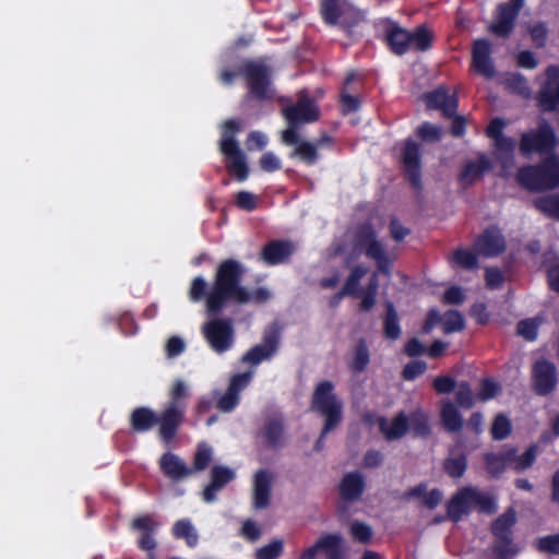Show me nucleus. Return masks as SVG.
Masks as SVG:
<instances>
[{
  "label": "nucleus",
  "mask_w": 559,
  "mask_h": 559,
  "mask_svg": "<svg viewBox=\"0 0 559 559\" xmlns=\"http://www.w3.org/2000/svg\"><path fill=\"white\" fill-rule=\"evenodd\" d=\"M243 274L245 267L238 260L225 259L217 265L211 287L202 276L194 277L190 284L189 300H205L207 313L214 317L207 320L201 330L209 346L217 354L229 350L235 343L233 320L217 317L223 309L228 304L263 305L272 296L266 287H257L252 290L245 287L241 284Z\"/></svg>",
  "instance_id": "nucleus-1"
},
{
  "label": "nucleus",
  "mask_w": 559,
  "mask_h": 559,
  "mask_svg": "<svg viewBox=\"0 0 559 559\" xmlns=\"http://www.w3.org/2000/svg\"><path fill=\"white\" fill-rule=\"evenodd\" d=\"M189 392L186 383L176 380L168 393V401L159 413L147 406L135 407L130 416V429L134 433H144L158 427V438L165 444H171L185 423Z\"/></svg>",
  "instance_id": "nucleus-2"
},
{
  "label": "nucleus",
  "mask_w": 559,
  "mask_h": 559,
  "mask_svg": "<svg viewBox=\"0 0 559 559\" xmlns=\"http://www.w3.org/2000/svg\"><path fill=\"white\" fill-rule=\"evenodd\" d=\"M280 104L283 105L282 115L287 122V128L281 132V142L284 145L296 143L298 129L301 126L320 119V108L306 90L298 93L296 103L289 104L288 98L283 96L280 98Z\"/></svg>",
  "instance_id": "nucleus-3"
},
{
  "label": "nucleus",
  "mask_w": 559,
  "mask_h": 559,
  "mask_svg": "<svg viewBox=\"0 0 559 559\" xmlns=\"http://www.w3.org/2000/svg\"><path fill=\"white\" fill-rule=\"evenodd\" d=\"M335 385L330 380L320 381L311 395L310 407L324 418V424L314 449L320 451L325 436L334 430L343 419V403L334 392Z\"/></svg>",
  "instance_id": "nucleus-4"
},
{
  "label": "nucleus",
  "mask_w": 559,
  "mask_h": 559,
  "mask_svg": "<svg viewBox=\"0 0 559 559\" xmlns=\"http://www.w3.org/2000/svg\"><path fill=\"white\" fill-rule=\"evenodd\" d=\"M248 88V96L257 102H269L275 97L273 69L265 59H248L238 67Z\"/></svg>",
  "instance_id": "nucleus-5"
},
{
  "label": "nucleus",
  "mask_w": 559,
  "mask_h": 559,
  "mask_svg": "<svg viewBox=\"0 0 559 559\" xmlns=\"http://www.w3.org/2000/svg\"><path fill=\"white\" fill-rule=\"evenodd\" d=\"M516 181L528 191H545L559 187V155L545 156L536 165L521 167Z\"/></svg>",
  "instance_id": "nucleus-6"
},
{
  "label": "nucleus",
  "mask_w": 559,
  "mask_h": 559,
  "mask_svg": "<svg viewBox=\"0 0 559 559\" xmlns=\"http://www.w3.org/2000/svg\"><path fill=\"white\" fill-rule=\"evenodd\" d=\"M559 140L548 121L542 120L536 129L522 133L519 148L523 156L534 153L545 156L556 154Z\"/></svg>",
  "instance_id": "nucleus-7"
},
{
  "label": "nucleus",
  "mask_w": 559,
  "mask_h": 559,
  "mask_svg": "<svg viewBox=\"0 0 559 559\" xmlns=\"http://www.w3.org/2000/svg\"><path fill=\"white\" fill-rule=\"evenodd\" d=\"M400 163L404 179L418 193L423 186V147L412 138L401 142Z\"/></svg>",
  "instance_id": "nucleus-8"
},
{
  "label": "nucleus",
  "mask_w": 559,
  "mask_h": 559,
  "mask_svg": "<svg viewBox=\"0 0 559 559\" xmlns=\"http://www.w3.org/2000/svg\"><path fill=\"white\" fill-rule=\"evenodd\" d=\"M355 240L356 247L362 249L369 259L376 261L378 271L385 276H390L392 260L382 243L377 239L373 226L369 223L360 225L356 231Z\"/></svg>",
  "instance_id": "nucleus-9"
},
{
  "label": "nucleus",
  "mask_w": 559,
  "mask_h": 559,
  "mask_svg": "<svg viewBox=\"0 0 559 559\" xmlns=\"http://www.w3.org/2000/svg\"><path fill=\"white\" fill-rule=\"evenodd\" d=\"M526 0H509L497 4L489 32L499 38H508L513 33L516 20Z\"/></svg>",
  "instance_id": "nucleus-10"
},
{
  "label": "nucleus",
  "mask_w": 559,
  "mask_h": 559,
  "mask_svg": "<svg viewBox=\"0 0 559 559\" xmlns=\"http://www.w3.org/2000/svg\"><path fill=\"white\" fill-rule=\"evenodd\" d=\"M531 385L536 395H550L558 385L556 365L544 357L537 359L532 366Z\"/></svg>",
  "instance_id": "nucleus-11"
},
{
  "label": "nucleus",
  "mask_w": 559,
  "mask_h": 559,
  "mask_svg": "<svg viewBox=\"0 0 559 559\" xmlns=\"http://www.w3.org/2000/svg\"><path fill=\"white\" fill-rule=\"evenodd\" d=\"M318 554H323L325 559H346L347 546L343 536L338 533L323 534L312 546L305 549L298 559H316Z\"/></svg>",
  "instance_id": "nucleus-12"
},
{
  "label": "nucleus",
  "mask_w": 559,
  "mask_h": 559,
  "mask_svg": "<svg viewBox=\"0 0 559 559\" xmlns=\"http://www.w3.org/2000/svg\"><path fill=\"white\" fill-rule=\"evenodd\" d=\"M130 527L134 532H139L140 536L136 539L139 549L146 551V559H157L155 552L157 548V540L155 533L159 527V523L151 514H143L132 520Z\"/></svg>",
  "instance_id": "nucleus-13"
},
{
  "label": "nucleus",
  "mask_w": 559,
  "mask_h": 559,
  "mask_svg": "<svg viewBox=\"0 0 559 559\" xmlns=\"http://www.w3.org/2000/svg\"><path fill=\"white\" fill-rule=\"evenodd\" d=\"M281 334L276 328L266 329L262 336V342L247 350L241 361L251 366H258L264 360L273 358L280 349Z\"/></svg>",
  "instance_id": "nucleus-14"
},
{
  "label": "nucleus",
  "mask_w": 559,
  "mask_h": 559,
  "mask_svg": "<svg viewBox=\"0 0 559 559\" xmlns=\"http://www.w3.org/2000/svg\"><path fill=\"white\" fill-rule=\"evenodd\" d=\"M546 80L536 95L539 109L552 112L559 109V66H548L545 71Z\"/></svg>",
  "instance_id": "nucleus-15"
},
{
  "label": "nucleus",
  "mask_w": 559,
  "mask_h": 559,
  "mask_svg": "<svg viewBox=\"0 0 559 559\" xmlns=\"http://www.w3.org/2000/svg\"><path fill=\"white\" fill-rule=\"evenodd\" d=\"M474 251L484 258H496L507 249V240L497 225L488 226L476 237L473 243Z\"/></svg>",
  "instance_id": "nucleus-16"
},
{
  "label": "nucleus",
  "mask_w": 559,
  "mask_h": 559,
  "mask_svg": "<svg viewBox=\"0 0 559 559\" xmlns=\"http://www.w3.org/2000/svg\"><path fill=\"white\" fill-rule=\"evenodd\" d=\"M427 109L440 110L445 118L454 117L459 107V99L450 88L440 85L437 88L426 92L421 95Z\"/></svg>",
  "instance_id": "nucleus-17"
},
{
  "label": "nucleus",
  "mask_w": 559,
  "mask_h": 559,
  "mask_svg": "<svg viewBox=\"0 0 559 559\" xmlns=\"http://www.w3.org/2000/svg\"><path fill=\"white\" fill-rule=\"evenodd\" d=\"M264 448L280 450L287 443L286 425L283 415L267 417L260 431Z\"/></svg>",
  "instance_id": "nucleus-18"
},
{
  "label": "nucleus",
  "mask_w": 559,
  "mask_h": 559,
  "mask_svg": "<svg viewBox=\"0 0 559 559\" xmlns=\"http://www.w3.org/2000/svg\"><path fill=\"white\" fill-rule=\"evenodd\" d=\"M225 157L226 170L237 181L243 182L249 177V166L243 151L239 143L226 142L224 148L219 150Z\"/></svg>",
  "instance_id": "nucleus-19"
},
{
  "label": "nucleus",
  "mask_w": 559,
  "mask_h": 559,
  "mask_svg": "<svg viewBox=\"0 0 559 559\" xmlns=\"http://www.w3.org/2000/svg\"><path fill=\"white\" fill-rule=\"evenodd\" d=\"M252 373L250 371L236 373L230 378L226 392L217 400L216 408L223 413L234 411L240 402V393L250 383Z\"/></svg>",
  "instance_id": "nucleus-20"
},
{
  "label": "nucleus",
  "mask_w": 559,
  "mask_h": 559,
  "mask_svg": "<svg viewBox=\"0 0 559 559\" xmlns=\"http://www.w3.org/2000/svg\"><path fill=\"white\" fill-rule=\"evenodd\" d=\"M296 250L290 240L275 239L266 242L259 254V260L265 265H278L287 262Z\"/></svg>",
  "instance_id": "nucleus-21"
},
{
  "label": "nucleus",
  "mask_w": 559,
  "mask_h": 559,
  "mask_svg": "<svg viewBox=\"0 0 559 559\" xmlns=\"http://www.w3.org/2000/svg\"><path fill=\"white\" fill-rule=\"evenodd\" d=\"M159 469L165 477L171 481L178 483L194 474V469L174 452H165L158 461Z\"/></svg>",
  "instance_id": "nucleus-22"
},
{
  "label": "nucleus",
  "mask_w": 559,
  "mask_h": 559,
  "mask_svg": "<svg viewBox=\"0 0 559 559\" xmlns=\"http://www.w3.org/2000/svg\"><path fill=\"white\" fill-rule=\"evenodd\" d=\"M491 44L486 38L474 40L472 47V64L475 71L487 79L495 75V68L490 58Z\"/></svg>",
  "instance_id": "nucleus-23"
},
{
  "label": "nucleus",
  "mask_w": 559,
  "mask_h": 559,
  "mask_svg": "<svg viewBox=\"0 0 559 559\" xmlns=\"http://www.w3.org/2000/svg\"><path fill=\"white\" fill-rule=\"evenodd\" d=\"M384 40L394 55L403 56L411 48V32L400 26L396 22L388 20Z\"/></svg>",
  "instance_id": "nucleus-24"
},
{
  "label": "nucleus",
  "mask_w": 559,
  "mask_h": 559,
  "mask_svg": "<svg viewBox=\"0 0 559 559\" xmlns=\"http://www.w3.org/2000/svg\"><path fill=\"white\" fill-rule=\"evenodd\" d=\"M211 480L202 492L204 502L216 500L217 492L235 478V472L226 466L216 465L211 469Z\"/></svg>",
  "instance_id": "nucleus-25"
},
{
  "label": "nucleus",
  "mask_w": 559,
  "mask_h": 559,
  "mask_svg": "<svg viewBox=\"0 0 559 559\" xmlns=\"http://www.w3.org/2000/svg\"><path fill=\"white\" fill-rule=\"evenodd\" d=\"M491 167L492 164L489 158L485 154H481L476 160H468L464 164L459 175V182L464 188H467L481 179Z\"/></svg>",
  "instance_id": "nucleus-26"
},
{
  "label": "nucleus",
  "mask_w": 559,
  "mask_h": 559,
  "mask_svg": "<svg viewBox=\"0 0 559 559\" xmlns=\"http://www.w3.org/2000/svg\"><path fill=\"white\" fill-rule=\"evenodd\" d=\"M512 459H514L513 449L506 447L499 453H485L484 465L490 477L497 479L506 472L508 465H511Z\"/></svg>",
  "instance_id": "nucleus-27"
},
{
  "label": "nucleus",
  "mask_w": 559,
  "mask_h": 559,
  "mask_svg": "<svg viewBox=\"0 0 559 559\" xmlns=\"http://www.w3.org/2000/svg\"><path fill=\"white\" fill-rule=\"evenodd\" d=\"M377 421L380 432L388 441L399 440L409 430L408 418L404 412L397 413L392 419L391 425H389L388 419L382 416L379 417Z\"/></svg>",
  "instance_id": "nucleus-28"
},
{
  "label": "nucleus",
  "mask_w": 559,
  "mask_h": 559,
  "mask_svg": "<svg viewBox=\"0 0 559 559\" xmlns=\"http://www.w3.org/2000/svg\"><path fill=\"white\" fill-rule=\"evenodd\" d=\"M366 488L365 478L359 472L345 474L340 484V495L344 501L358 500Z\"/></svg>",
  "instance_id": "nucleus-29"
},
{
  "label": "nucleus",
  "mask_w": 559,
  "mask_h": 559,
  "mask_svg": "<svg viewBox=\"0 0 559 559\" xmlns=\"http://www.w3.org/2000/svg\"><path fill=\"white\" fill-rule=\"evenodd\" d=\"M272 477L265 469H259L253 481V507L257 510L265 509L270 504Z\"/></svg>",
  "instance_id": "nucleus-30"
},
{
  "label": "nucleus",
  "mask_w": 559,
  "mask_h": 559,
  "mask_svg": "<svg viewBox=\"0 0 559 559\" xmlns=\"http://www.w3.org/2000/svg\"><path fill=\"white\" fill-rule=\"evenodd\" d=\"M443 471L451 478H461L467 469V455L461 445L450 448L448 456L443 461Z\"/></svg>",
  "instance_id": "nucleus-31"
},
{
  "label": "nucleus",
  "mask_w": 559,
  "mask_h": 559,
  "mask_svg": "<svg viewBox=\"0 0 559 559\" xmlns=\"http://www.w3.org/2000/svg\"><path fill=\"white\" fill-rule=\"evenodd\" d=\"M352 7L347 0H320V14L323 22L334 26Z\"/></svg>",
  "instance_id": "nucleus-32"
},
{
  "label": "nucleus",
  "mask_w": 559,
  "mask_h": 559,
  "mask_svg": "<svg viewBox=\"0 0 559 559\" xmlns=\"http://www.w3.org/2000/svg\"><path fill=\"white\" fill-rule=\"evenodd\" d=\"M469 487L460 489L448 502L447 513L450 520L459 522L471 508Z\"/></svg>",
  "instance_id": "nucleus-33"
},
{
  "label": "nucleus",
  "mask_w": 559,
  "mask_h": 559,
  "mask_svg": "<svg viewBox=\"0 0 559 559\" xmlns=\"http://www.w3.org/2000/svg\"><path fill=\"white\" fill-rule=\"evenodd\" d=\"M289 146H294V150L288 155L289 158H298L308 166H312L319 160L320 155L317 145L301 140L299 133H297L296 143Z\"/></svg>",
  "instance_id": "nucleus-34"
},
{
  "label": "nucleus",
  "mask_w": 559,
  "mask_h": 559,
  "mask_svg": "<svg viewBox=\"0 0 559 559\" xmlns=\"http://www.w3.org/2000/svg\"><path fill=\"white\" fill-rule=\"evenodd\" d=\"M383 336L390 341H396L402 334L400 318L394 304L391 300L384 302Z\"/></svg>",
  "instance_id": "nucleus-35"
},
{
  "label": "nucleus",
  "mask_w": 559,
  "mask_h": 559,
  "mask_svg": "<svg viewBox=\"0 0 559 559\" xmlns=\"http://www.w3.org/2000/svg\"><path fill=\"white\" fill-rule=\"evenodd\" d=\"M368 273V269L364 265H355L349 275L347 276L343 287L340 290V296H350L354 298H359L362 288H359L360 281L366 276Z\"/></svg>",
  "instance_id": "nucleus-36"
},
{
  "label": "nucleus",
  "mask_w": 559,
  "mask_h": 559,
  "mask_svg": "<svg viewBox=\"0 0 559 559\" xmlns=\"http://www.w3.org/2000/svg\"><path fill=\"white\" fill-rule=\"evenodd\" d=\"M441 423L449 432H457L463 428L464 420L456 406L448 401L441 407Z\"/></svg>",
  "instance_id": "nucleus-37"
},
{
  "label": "nucleus",
  "mask_w": 559,
  "mask_h": 559,
  "mask_svg": "<svg viewBox=\"0 0 559 559\" xmlns=\"http://www.w3.org/2000/svg\"><path fill=\"white\" fill-rule=\"evenodd\" d=\"M533 206L546 217L559 221V192L535 198Z\"/></svg>",
  "instance_id": "nucleus-38"
},
{
  "label": "nucleus",
  "mask_w": 559,
  "mask_h": 559,
  "mask_svg": "<svg viewBox=\"0 0 559 559\" xmlns=\"http://www.w3.org/2000/svg\"><path fill=\"white\" fill-rule=\"evenodd\" d=\"M171 534L176 539H183L189 547L198 544L199 535L189 519H181L175 522Z\"/></svg>",
  "instance_id": "nucleus-39"
},
{
  "label": "nucleus",
  "mask_w": 559,
  "mask_h": 559,
  "mask_svg": "<svg viewBox=\"0 0 559 559\" xmlns=\"http://www.w3.org/2000/svg\"><path fill=\"white\" fill-rule=\"evenodd\" d=\"M370 362V352L365 338H360L353 349L349 368L353 372L359 373L366 370Z\"/></svg>",
  "instance_id": "nucleus-40"
},
{
  "label": "nucleus",
  "mask_w": 559,
  "mask_h": 559,
  "mask_svg": "<svg viewBox=\"0 0 559 559\" xmlns=\"http://www.w3.org/2000/svg\"><path fill=\"white\" fill-rule=\"evenodd\" d=\"M407 418L409 430L415 438H427L431 433L429 417L421 409L412 412Z\"/></svg>",
  "instance_id": "nucleus-41"
},
{
  "label": "nucleus",
  "mask_w": 559,
  "mask_h": 559,
  "mask_svg": "<svg viewBox=\"0 0 559 559\" xmlns=\"http://www.w3.org/2000/svg\"><path fill=\"white\" fill-rule=\"evenodd\" d=\"M495 157L504 167L514 159L515 141L512 138L503 136L493 141Z\"/></svg>",
  "instance_id": "nucleus-42"
},
{
  "label": "nucleus",
  "mask_w": 559,
  "mask_h": 559,
  "mask_svg": "<svg viewBox=\"0 0 559 559\" xmlns=\"http://www.w3.org/2000/svg\"><path fill=\"white\" fill-rule=\"evenodd\" d=\"M515 523L516 513L514 509L510 508L492 522L491 533L493 536L510 535Z\"/></svg>",
  "instance_id": "nucleus-43"
},
{
  "label": "nucleus",
  "mask_w": 559,
  "mask_h": 559,
  "mask_svg": "<svg viewBox=\"0 0 559 559\" xmlns=\"http://www.w3.org/2000/svg\"><path fill=\"white\" fill-rule=\"evenodd\" d=\"M471 504L475 506L479 512L492 514L497 511L495 499L477 489L469 487Z\"/></svg>",
  "instance_id": "nucleus-44"
},
{
  "label": "nucleus",
  "mask_w": 559,
  "mask_h": 559,
  "mask_svg": "<svg viewBox=\"0 0 559 559\" xmlns=\"http://www.w3.org/2000/svg\"><path fill=\"white\" fill-rule=\"evenodd\" d=\"M509 449H513L514 451V459H512L511 466L516 472L525 471L526 468H530L536 461L537 456V445L532 444L530 445L525 452L521 455H518V450L515 447H508Z\"/></svg>",
  "instance_id": "nucleus-45"
},
{
  "label": "nucleus",
  "mask_w": 559,
  "mask_h": 559,
  "mask_svg": "<svg viewBox=\"0 0 559 559\" xmlns=\"http://www.w3.org/2000/svg\"><path fill=\"white\" fill-rule=\"evenodd\" d=\"M452 260L456 265L465 270L478 267V254L474 250L457 248L452 253Z\"/></svg>",
  "instance_id": "nucleus-46"
},
{
  "label": "nucleus",
  "mask_w": 559,
  "mask_h": 559,
  "mask_svg": "<svg viewBox=\"0 0 559 559\" xmlns=\"http://www.w3.org/2000/svg\"><path fill=\"white\" fill-rule=\"evenodd\" d=\"M432 34L426 26H418L411 33V47L413 46L417 51H427L432 46Z\"/></svg>",
  "instance_id": "nucleus-47"
},
{
  "label": "nucleus",
  "mask_w": 559,
  "mask_h": 559,
  "mask_svg": "<svg viewBox=\"0 0 559 559\" xmlns=\"http://www.w3.org/2000/svg\"><path fill=\"white\" fill-rule=\"evenodd\" d=\"M415 134L425 143H436L442 139L441 128L428 121L419 124L415 130Z\"/></svg>",
  "instance_id": "nucleus-48"
},
{
  "label": "nucleus",
  "mask_w": 559,
  "mask_h": 559,
  "mask_svg": "<svg viewBox=\"0 0 559 559\" xmlns=\"http://www.w3.org/2000/svg\"><path fill=\"white\" fill-rule=\"evenodd\" d=\"M495 537L496 543L493 545V551L498 558L503 559L509 556H515L519 552L518 547L513 543L512 534Z\"/></svg>",
  "instance_id": "nucleus-49"
},
{
  "label": "nucleus",
  "mask_w": 559,
  "mask_h": 559,
  "mask_svg": "<svg viewBox=\"0 0 559 559\" xmlns=\"http://www.w3.org/2000/svg\"><path fill=\"white\" fill-rule=\"evenodd\" d=\"M512 431L511 421L503 414H498L491 425L490 433L493 440H503L510 436Z\"/></svg>",
  "instance_id": "nucleus-50"
},
{
  "label": "nucleus",
  "mask_w": 559,
  "mask_h": 559,
  "mask_svg": "<svg viewBox=\"0 0 559 559\" xmlns=\"http://www.w3.org/2000/svg\"><path fill=\"white\" fill-rule=\"evenodd\" d=\"M508 90L523 97H530L531 87L528 81L521 73H512L506 80Z\"/></svg>",
  "instance_id": "nucleus-51"
},
{
  "label": "nucleus",
  "mask_w": 559,
  "mask_h": 559,
  "mask_svg": "<svg viewBox=\"0 0 559 559\" xmlns=\"http://www.w3.org/2000/svg\"><path fill=\"white\" fill-rule=\"evenodd\" d=\"M534 547L542 554L559 555V533L538 537Z\"/></svg>",
  "instance_id": "nucleus-52"
},
{
  "label": "nucleus",
  "mask_w": 559,
  "mask_h": 559,
  "mask_svg": "<svg viewBox=\"0 0 559 559\" xmlns=\"http://www.w3.org/2000/svg\"><path fill=\"white\" fill-rule=\"evenodd\" d=\"M212 461V448L205 442L198 444L197 451L193 456V466L191 467L195 472L204 471Z\"/></svg>",
  "instance_id": "nucleus-53"
},
{
  "label": "nucleus",
  "mask_w": 559,
  "mask_h": 559,
  "mask_svg": "<svg viewBox=\"0 0 559 559\" xmlns=\"http://www.w3.org/2000/svg\"><path fill=\"white\" fill-rule=\"evenodd\" d=\"M284 550V543L282 539H274L270 544L264 545L257 549L255 559H278Z\"/></svg>",
  "instance_id": "nucleus-54"
},
{
  "label": "nucleus",
  "mask_w": 559,
  "mask_h": 559,
  "mask_svg": "<svg viewBox=\"0 0 559 559\" xmlns=\"http://www.w3.org/2000/svg\"><path fill=\"white\" fill-rule=\"evenodd\" d=\"M465 328V320L457 310H451L445 313L443 320V332L447 334L460 332Z\"/></svg>",
  "instance_id": "nucleus-55"
},
{
  "label": "nucleus",
  "mask_w": 559,
  "mask_h": 559,
  "mask_svg": "<svg viewBox=\"0 0 559 559\" xmlns=\"http://www.w3.org/2000/svg\"><path fill=\"white\" fill-rule=\"evenodd\" d=\"M534 46L538 49L545 48L548 38V26L545 22H538L528 28Z\"/></svg>",
  "instance_id": "nucleus-56"
},
{
  "label": "nucleus",
  "mask_w": 559,
  "mask_h": 559,
  "mask_svg": "<svg viewBox=\"0 0 559 559\" xmlns=\"http://www.w3.org/2000/svg\"><path fill=\"white\" fill-rule=\"evenodd\" d=\"M456 404L465 409H469L474 406V394L467 382H461L455 393Z\"/></svg>",
  "instance_id": "nucleus-57"
},
{
  "label": "nucleus",
  "mask_w": 559,
  "mask_h": 559,
  "mask_svg": "<svg viewBox=\"0 0 559 559\" xmlns=\"http://www.w3.org/2000/svg\"><path fill=\"white\" fill-rule=\"evenodd\" d=\"M240 131V123L235 119H228L224 122L222 136L219 140V150L224 148V143L234 142L238 143L236 140V134Z\"/></svg>",
  "instance_id": "nucleus-58"
},
{
  "label": "nucleus",
  "mask_w": 559,
  "mask_h": 559,
  "mask_svg": "<svg viewBox=\"0 0 559 559\" xmlns=\"http://www.w3.org/2000/svg\"><path fill=\"white\" fill-rule=\"evenodd\" d=\"M349 530L353 538L361 544H368L372 538V528L366 523L355 521Z\"/></svg>",
  "instance_id": "nucleus-59"
},
{
  "label": "nucleus",
  "mask_w": 559,
  "mask_h": 559,
  "mask_svg": "<svg viewBox=\"0 0 559 559\" xmlns=\"http://www.w3.org/2000/svg\"><path fill=\"white\" fill-rule=\"evenodd\" d=\"M427 370V364L424 360H412L407 362L403 370L402 377L406 381H413Z\"/></svg>",
  "instance_id": "nucleus-60"
},
{
  "label": "nucleus",
  "mask_w": 559,
  "mask_h": 559,
  "mask_svg": "<svg viewBox=\"0 0 559 559\" xmlns=\"http://www.w3.org/2000/svg\"><path fill=\"white\" fill-rule=\"evenodd\" d=\"M516 331L526 341H535L538 334V323L533 319L521 320L516 325Z\"/></svg>",
  "instance_id": "nucleus-61"
},
{
  "label": "nucleus",
  "mask_w": 559,
  "mask_h": 559,
  "mask_svg": "<svg viewBox=\"0 0 559 559\" xmlns=\"http://www.w3.org/2000/svg\"><path fill=\"white\" fill-rule=\"evenodd\" d=\"M235 204L238 209L252 212L258 207L257 197L248 191H239L235 195Z\"/></svg>",
  "instance_id": "nucleus-62"
},
{
  "label": "nucleus",
  "mask_w": 559,
  "mask_h": 559,
  "mask_svg": "<svg viewBox=\"0 0 559 559\" xmlns=\"http://www.w3.org/2000/svg\"><path fill=\"white\" fill-rule=\"evenodd\" d=\"M499 391L500 385L496 381L491 379H484L480 382V389L477 394V399L483 402L489 401L493 399L499 393Z\"/></svg>",
  "instance_id": "nucleus-63"
},
{
  "label": "nucleus",
  "mask_w": 559,
  "mask_h": 559,
  "mask_svg": "<svg viewBox=\"0 0 559 559\" xmlns=\"http://www.w3.org/2000/svg\"><path fill=\"white\" fill-rule=\"evenodd\" d=\"M261 169L265 173H275L282 168L280 158L273 152H265L259 159Z\"/></svg>",
  "instance_id": "nucleus-64"
}]
</instances>
